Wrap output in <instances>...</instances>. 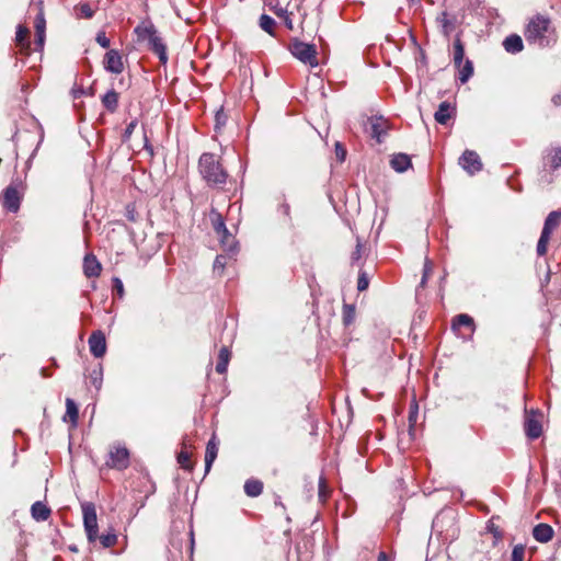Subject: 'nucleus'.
I'll return each instance as SVG.
<instances>
[{
    "label": "nucleus",
    "instance_id": "34",
    "mask_svg": "<svg viewBox=\"0 0 561 561\" xmlns=\"http://www.w3.org/2000/svg\"><path fill=\"white\" fill-rule=\"evenodd\" d=\"M28 35V30L23 26L19 25L15 33V42L19 46L28 48L30 43L26 41Z\"/></svg>",
    "mask_w": 561,
    "mask_h": 561
},
{
    "label": "nucleus",
    "instance_id": "30",
    "mask_svg": "<svg viewBox=\"0 0 561 561\" xmlns=\"http://www.w3.org/2000/svg\"><path fill=\"white\" fill-rule=\"evenodd\" d=\"M66 415L70 419L72 425L76 426L78 423L79 410L76 402L70 398L66 399Z\"/></svg>",
    "mask_w": 561,
    "mask_h": 561
},
{
    "label": "nucleus",
    "instance_id": "63",
    "mask_svg": "<svg viewBox=\"0 0 561 561\" xmlns=\"http://www.w3.org/2000/svg\"><path fill=\"white\" fill-rule=\"evenodd\" d=\"M420 55H421V56H420V60H421L423 64H425V62H426L425 54H424L423 51H421V54H420Z\"/></svg>",
    "mask_w": 561,
    "mask_h": 561
},
{
    "label": "nucleus",
    "instance_id": "7",
    "mask_svg": "<svg viewBox=\"0 0 561 561\" xmlns=\"http://www.w3.org/2000/svg\"><path fill=\"white\" fill-rule=\"evenodd\" d=\"M106 466L112 469L124 470L129 466V451L125 447H115L110 451Z\"/></svg>",
    "mask_w": 561,
    "mask_h": 561
},
{
    "label": "nucleus",
    "instance_id": "10",
    "mask_svg": "<svg viewBox=\"0 0 561 561\" xmlns=\"http://www.w3.org/2000/svg\"><path fill=\"white\" fill-rule=\"evenodd\" d=\"M525 434L529 439H537L542 434V426L535 411L527 414L524 423Z\"/></svg>",
    "mask_w": 561,
    "mask_h": 561
},
{
    "label": "nucleus",
    "instance_id": "62",
    "mask_svg": "<svg viewBox=\"0 0 561 561\" xmlns=\"http://www.w3.org/2000/svg\"><path fill=\"white\" fill-rule=\"evenodd\" d=\"M490 530L494 534L495 537H500L501 536V533L497 529L492 527V528H490Z\"/></svg>",
    "mask_w": 561,
    "mask_h": 561
},
{
    "label": "nucleus",
    "instance_id": "43",
    "mask_svg": "<svg viewBox=\"0 0 561 561\" xmlns=\"http://www.w3.org/2000/svg\"><path fill=\"white\" fill-rule=\"evenodd\" d=\"M214 229L217 233H228L226 224L220 215L213 221Z\"/></svg>",
    "mask_w": 561,
    "mask_h": 561
},
{
    "label": "nucleus",
    "instance_id": "50",
    "mask_svg": "<svg viewBox=\"0 0 561 561\" xmlns=\"http://www.w3.org/2000/svg\"><path fill=\"white\" fill-rule=\"evenodd\" d=\"M437 22L443 26L444 31L447 33L448 30H449V20L447 18V13L446 12H442L438 16H437Z\"/></svg>",
    "mask_w": 561,
    "mask_h": 561
},
{
    "label": "nucleus",
    "instance_id": "41",
    "mask_svg": "<svg viewBox=\"0 0 561 561\" xmlns=\"http://www.w3.org/2000/svg\"><path fill=\"white\" fill-rule=\"evenodd\" d=\"M46 21L42 11L35 18V33H45Z\"/></svg>",
    "mask_w": 561,
    "mask_h": 561
},
{
    "label": "nucleus",
    "instance_id": "16",
    "mask_svg": "<svg viewBox=\"0 0 561 561\" xmlns=\"http://www.w3.org/2000/svg\"><path fill=\"white\" fill-rule=\"evenodd\" d=\"M503 47L510 54L520 53L524 48L523 39L517 34H511L503 41Z\"/></svg>",
    "mask_w": 561,
    "mask_h": 561
},
{
    "label": "nucleus",
    "instance_id": "4",
    "mask_svg": "<svg viewBox=\"0 0 561 561\" xmlns=\"http://www.w3.org/2000/svg\"><path fill=\"white\" fill-rule=\"evenodd\" d=\"M81 511L83 515V526L89 542H95L98 540V516L96 508L92 502L81 503Z\"/></svg>",
    "mask_w": 561,
    "mask_h": 561
},
{
    "label": "nucleus",
    "instance_id": "22",
    "mask_svg": "<svg viewBox=\"0 0 561 561\" xmlns=\"http://www.w3.org/2000/svg\"><path fill=\"white\" fill-rule=\"evenodd\" d=\"M453 330H458L460 327L468 328L471 332L474 331L476 325L473 319L467 313H460L453 319Z\"/></svg>",
    "mask_w": 561,
    "mask_h": 561
},
{
    "label": "nucleus",
    "instance_id": "39",
    "mask_svg": "<svg viewBox=\"0 0 561 561\" xmlns=\"http://www.w3.org/2000/svg\"><path fill=\"white\" fill-rule=\"evenodd\" d=\"M550 240V236L540 234V238L537 243V253L538 255H545L547 253V245Z\"/></svg>",
    "mask_w": 561,
    "mask_h": 561
},
{
    "label": "nucleus",
    "instance_id": "33",
    "mask_svg": "<svg viewBox=\"0 0 561 561\" xmlns=\"http://www.w3.org/2000/svg\"><path fill=\"white\" fill-rule=\"evenodd\" d=\"M259 24L263 31H265L270 35H274L276 22L272 16H270L267 14H262L260 16Z\"/></svg>",
    "mask_w": 561,
    "mask_h": 561
},
{
    "label": "nucleus",
    "instance_id": "24",
    "mask_svg": "<svg viewBox=\"0 0 561 561\" xmlns=\"http://www.w3.org/2000/svg\"><path fill=\"white\" fill-rule=\"evenodd\" d=\"M371 137L381 142V138L386 135V122L381 117H376L370 122Z\"/></svg>",
    "mask_w": 561,
    "mask_h": 561
},
{
    "label": "nucleus",
    "instance_id": "51",
    "mask_svg": "<svg viewBox=\"0 0 561 561\" xmlns=\"http://www.w3.org/2000/svg\"><path fill=\"white\" fill-rule=\"evenodd\" d=\"M226 265L225 255H217L214 262V271H222Z\"/></svg>",
    "mask_w": 561,
    "mask_h": 561
},
{
    "label": "nucleus",
    "instance_id": "36",
    "mask_svg": "<svg viewBox=\"0 0 561 561\" xmlns=\"http://www.w3.org/2000/svg\"><path fill=\"white\" fill-rule=\"evenodd\" d=\"M342 319H343V323L345 325H350L351 323H353V321L355 319V308H354V306H352V305H344L343 311H342Z\"/></svg>",
    "mask_w": 561,
    "mask_h": 561
},
{
    "label": "nucleus",
    "instance_id": "46",
    "mask_svg": "<svg viewBox=\"0 0 561 561\" xmlns=\"http://www.w3.org/2000/svg\"><path fill=\"white\" fill-rule=\"evenodd\" d=\"M446 518V514L444 512H440L439 514H437L435 516V518L433 519V529H435L436 531H439L442 533V525H443V522L444 519Z\"/></svg>",
    "mask_w": 561,
    "mask_h": 561
},
{
    "label": "nucleus",
    "instance_id": "8",
    "mask_svg": "<svg viewBox=\"0 0 561 561\" xmlns=\"http://www.w3.org/2000/svg\"><path fill=\"white\" fill-rule=\"evenodd\" d=\"M103 67L107 72L119 75L124 71V62L117 49H110L104 55Z\"/></svg>",
    "mask_w": 561,
    "mask_h": 561
},
{
    "label": "nucleus",
    "instance_id": "13",
    "mask_svg": "<svg viewBox=\"0 0 561 561\" xmlns=\"http://www.w3.org/2000/svg\"><path fill=\"white\" fill-rule=\"evenodd\" d=\"M543 165L548 167L551 171L561 168V146L547 150L543 157Z\"/></svg>",
    "mask_w": 561,
    "mask_h": 561
},
{
    "label": "nucleus",
    "instance_id": "56",
    "mask_svg": "<svg viewBox=\"0 0 561 561\" xmlns=\"http://www.w3.org/2000/svg\"><path fill=\"white\" fill-rule=\"evenodd\" d=\"M84 94L83 88H75L72 89V95L75 99H78Z\"/></svg>",
    "mask_w": 561,
    "mask_h": 561
},
{
    "label": "nucleus",
    "instance_id": "58",
    "mask_svg": "<svg viewBox=\"0 0 561 561\" xmlns=\"http://www.w3.org/2000/svg\"><path fill=\"white\" fill-rule=\"evenodd\" d=\"M144 149L148 151L150 154H153V147L149 144L148 138L145 136V145Z\"/></svg>",
    "mask_w": 561,
    "mask_h": 561
},
{
    "label": "nucleus",
    "instance_id": "57",
    "mask_svg": "<svg viewBox=\"0 0 561 561\" xmlns=\"http://www.w3.org/2000/svg\"><path fill=\"white\" fill-rule=\"evenodd\" d=\"M552 103L556 105V106H560L561 105V91L558 92L557 94H554L552 96Z\"/></svg>",
    "mask_w": 561,
    "mask_h": 561
},
{
    "label": "nucleus",
    "instance_id": "42",
    "mask_svg": "<svg viewBox=\"0 0 561 561\" xmlns=\"http://www.w3.org/2000/svg\"><path fill=\"white\" fill-rule=\"evenodd\" d=\"M525 547L523 545L514 546L512 550V561H524Z\"/></svg>",
    "mask_w": 561,
    "mask_h": 561
},
{
    "label": "nucleus",
    "instance_id": "14",
    "mask_svg": "<svg viewBox=\"0 0 561 561\" xmlns=\"http://www.w3.org/2000/svg\"><path fill=\"white\" fill-rule=\"evenodd\" d=\"M102 271L101 263L93 254H87L83 260V272L87 277H98Z\"/></svg>",
    "mask_w": 561,
    "mask_h": 561
},
{
    "label": "nucleus",
    "instance_id": "27",
    "mask_svg": "<svg viewBox=\"0 0 561 561\" xmlns=\"http://www.w3.org/2000/svg\"><path fill=\"white\" fill-rule=\"evenodd\" d=\"M465 47L460 38L454 41V64L457 68H460L463 62Z\"/></svg>",
    "mask_w": 561,
    "mask_h": 561
},
{
    "label": "nucleus",
    "instance_id": "55",
    "mask_svg": "<svg viewBox=\"0 0 561 561\" xmlns=\"http://www.w3.org/2000/svg\"><path fill=\"white\" fill-rule=\"evenodd\" d=\"M279 211H282L285 216L289 217V214H290V206H289V204L283 203L279 206Z\"/></svg>",
    "mask_w": 561,
    "mask_h": 561
},
{
    "label": "nucleus",
    "instance_id": "45",
    "mask_svg": "<svg viewBox=\"0 0 561 561\" xmlns=\"http://www.w3.org/2000/svg\"><path fill=\"white\" fill-rule=\"evenodd\" d=\"M95 41L96 43L103 47V48H108L110 45H111V41L110 38L106 36L105 32L104 31H100L98 32L96 34V37H95Z\"/></svg>",
    "mask_w": 561,
    "mask_h": 561
},
{
    "label": "nucleus",
    "instance_id": "3",
    "mask_svg": "<svg viewBox=\"0 0 561 561\" xmlns=\"http://www.w3.org/2000/svg\"><path fill=\"white\" fill-rule=\"evenodd\" d=\"M288 49L291 55L302 64L310 68L318 67V51L314 44H308L298 38H294L290 41Z\"/></svg>",
    "mask_w": 561,
    "mask_h": 561
},
{
    "label": "nucleus",
    "instance_id": "11",
    "mask_svg": "<svg viewBox=\"0 0 561 561\" xmlns=\"http://www.w3.org/2000/svg\"><path fill=\"white\" fill-rule=\"evenodd\" d=\"M138 42H147L148 46L159 36L156 26L151 22H142L134 30Z\"/></svg>",
    "mask_w": 561,
    "mask_h": 561
},
{
    "label": "nucleus",
    "instance_id": "12",
    "mask_svg": "<svg viewBox=\"0 0 561 561\" xmlns=\"http://www.w3.org/2000/svg\"><path fill=\"white\" fill-rule=\"evenodd\" d=\"M455 115L456 106L448 101H444L438 105V108L434 114V118L438 124L446 125Z\"/></svg>",
    "mask_w": 561,
    "mask_h": 561
},
{
    "label": "nucleus",
    "instance_id": "17",
    "mask_svg": "<svg viewBox=\"0 0 561 561\" xmlns=\"http://www.w3.org/2000/svg\"><path fill=\"white\" fill-rule=\"evenodd\" d=\"M391 168L397 172H404L412 167L411 159L405 153L393 154L390 160Z\"/></svg>",
    "mask_w": 561,
    "mask_h": 561
},
{
    "label": "nucleus",
    "instance_id": "23",
    "mask_svg": "<svg viewBox=\"0 0 561 561\" xmlns=\"http://www.w3.org/2000/svg\"><path fill=\"white\" fill-rule=\"evenodd\" d=\"M118 93L110 90L102 96V104L108 112L114 113L118 107Z\"/></svg>",
    "mask_w": 561,
    "mask_h": 561
},
{
    "label": "nucleus",
    "instance_id": "28",
    "mask_svg": "<svg viewBox=\"0 0 561 561\" xmlns=\"http://www.w3.org/2000/svg\"><path fill=\"white\" fill-rule=\"evenodd\" d=\"M220 237V241L226 251L230 253H236L238 249V244L233 238V236L228 231V233H217Z\"/></svg>",
    "mask_w": 561,
    "mask_h": 561
},
{
    "label": "nucleus",
    "instance_id": "53",
    "mask_svg": "<svg viewBox=\"0 0 561 561\" xmlns=\"http://www.w3.org/2000/svg\"><path fill=\"white\" fill-rule=\"evenodd\" d=\"M36 39L35 45L37 50H42L45 43V33H35Z\"/></svg>",
    "mask_w": 561,
    "mask_h": 561
},
{
    "label": "nucleus",
    "instance_id": "32",
    "mask_svg": "<svg viewBox=\"0 0 561 561\" xmlns=\"http://www.w3.org/2000/svg\"><path fill=\"white\" fill-rule=\"evenodd\" d=\"M89 378L95 389L100 390L103 382V367L101 364L91 370Z\"/></svg>",
    "mask_w": 561,
    "mask_h": 561
},
{
    "label": "nucleus",
    "instance_id": "21",
    "mask_svg": "<svg viewBox=\"0 0 561 561\" xmlns=\"http://www.w3.org/2000/svg\"><path fill=\"white\" fill-rule=\"evenodd\" d=\"M561 222V211H551L543 224V228L541 233L545 236H551L552 231L560 225Z\"/></svg>",
    "mask_w": 561,
    "mask_h": 561
},
{
    "label": "nucleus",
    "instance_id": "6",
    "mask_svg": "<svg viewBox=\"0 0 561 561\" xmlns=\"http://www.w3.org/2000/svg\"><path fill=\"white\" fill-rule=\"evenodd\" d=\"M459 165L470 175L480 172L483 167L479 154L468 149L460 156Z\"/></svg>",
    "mask_w": 561,
    "mask_h": 561
},
{
    "label": "nucleus",
    "instance_id": "59",
    "mask_svg": "<svg viewBox=\"0 0 561 561\" xmlns=\"http://www.w3.org/2000/svg\"><path fill=\"white\" fill-rule=\"evenodd\" d=\"M285 24L289 30H293V20L290 19L289 14L285 16Z\"/></svg>",
    "mask_w": 561,
    "mask_h": 561
},
{
    "label": "nucleus",
    "instance_id": "52",
    "mask_svg": "<svg viewBox=\"0 0 561 561\" xmlns=\"http://www.w3.org/2000/svg\"><path fill=\"white\" fill-rule=\"evenodd\" d=\"M113 289L117 291L119 297H123L124 295V285L121 278L114 277L113 278Z\"/></svg>",
    "mask_w": 561,
    "mask_h": 561
},
{
    "label": "nucleus",
    "instance_id": "25",
    "mask_svg": "<svg viewBox=\"0 0 561 561\" xmlns=\"http://www.w3.org/2000/svg\"><path fill=\"white\" fill-rule=\"evenodd\" d=\"M229 360H230V352H229L228 347L224 346L220 348L219 354H218L216 371L218 374H225L227 371Z\"/></svg>",
    "mask_w": 561,
    "mask_h": 561
},
{
    "label": "nucleus",
    "instance_id": "9",
    "mask_svg": "<svg viewBox=\"0 0 561 561\" xmlns=\"http://www.w3.org/2000/svg\"><path fill=\"white\" fill-rule=\"evenodd\" d=\"M89 348L91 354L101 358L106 353V339L101 330L93 331L88 340Z\"/></svg>",
    "mask_w": 561,
    "mask_h": 561
},
{
    "label": "nucleus",
    "instance_id": "5",
    "mask_svg": "<svg viewBox=\"0 0 561 561\" xmlns=\"http://www.w3.org/2000/svg\"><path fill=\"white\" fill-rule=\"evenodd\" d=\"M22 192L18 186L10 184L5 187L2 194V206L10 213H18L21 206Z\"/></svg>",
    "mask_w": 561,
    "mask_h": 561
},
{
    "label": "nucleus",
    "instance_id": "2",
    "mask_svg": "<svg viewBox=\"0 0 561 561\" xmlns=\"http://www.w3.org/2000/svg\"><path fill=\"white\" fill-rule=\"evenodd\" d=\"M198 169L208 185H222L227 181L228 174L214 153H203L198 161Z\"/></svg>",
    "mask_w": 561,
    "mask_h": 561
},
{
    "label": "nucleus",
    "instance_id": "31",
    "mask_svg": "<svg viewBox=\"0 0 561 561\" xmlns=\"http://www.w3.org/2000/svg\"><path fill=\"white\" fill-rule=\"evenodd\" d=\"M98 540L100 541L102 548H112L117 542V536L114 529H110L106 534L98 535Z\"/></svg>",
    "mask_w": 561,
    "mask_h": 561
},
{
    "label": "nucleus",
    "instance_id": "61",
    "mask_svg": "<svg viewBox=\"0 0 561 561\" xmlns=\"http://www.w3.org/2000/svg\"><path fill=\"white\" fill-rule=\"evenodd\" d=\"M276 14L278 16H284L285 18L286 15H288V12L286 10H284V9H280L279 11L276 12Z\"/></svg>",
    "mask_w": 561,
    "mask_h": 561
},
{
    "label": "nucleus",
    "instance_id": "60",
    "mask_svg": "<svg viewBox=\"0 0 561 561\" xmlns=\"http://www.w3.org/2000/svg\"><path fill=\"white\" fill-rule=\"evenodd\" d=\"M378 561H389L386 552L381 551L379 554H378Z\"/></svg>",
    "mask_w": 561,
    "mask_h": 561
},
{
    "label": "nucleus",
    "instance_id": "40",
    "mask_svg": "<svg viewBox=\"0 0 561 561\" xmlns=\"http://www.w3.org/2000/svg\"><path fill=\"white\" fill-rule=\"evenodd\" d=\"M432 268H433V267H432V262H431L428 259H426V260H425V263H424V267H423V275H422V279H421V282H420L419 287H422V288H423V287H425L426 282H427V279H428V277H430L431 273H432Z\"/></svg>",
    "mask_w": 561,
    "mask_h": 561
},
{
    "label": "nucleus",
    "instance_id": "38",
    "mask_svg": "<svg viewBox=\"0 0 561 561\" xmlns=\"http://www.w3.org/2000/svg\"><path fill=\"white\" fill-rule=\"evenodd\" d=\"M79 15L84 19H91L94 15V10L89 3H80L78 5Z\"/></svg>",
    "mask_w": 561,
    "mask_h": 561
},
{
    "label": "nucleus",
    "instance_id": "15",
    "mask_svg": "<svg viewBox=\"0 0 561 561\" xmlns=\"http://www.w3.org/2000/svg\"><path fill=\"white\" fill-rule=\"evenodd\" d=\"M218 455V442L216 436L208 440L205 453V471L208 472Z\"/></svg>",
    "mask_w": 561,
    "mask_h": 561
},
{
    "label": "nucleus",
    "instance_id": "1",
    "mask_svg": "<svg viewBox=\"0 0 561 561\" xmlns=\"http://www.w3.org/2000/svg\"><path fill=\"white\" fill-rule=\"evenodd\" d=\"M525 38L529 44L546 48L557 42V34L551 24V20L542 14L531 18L524 32Z\"/></svg>",
    "mask_w": 561,
    "mask_h": 561
},
{
    "label": "nucleus",
    "instance_id": "54",
    "mask_svg": "<svg viewBox=\"0 0 561 561\" xmlns=\"http://www.w3.org/2000/svg\"><path fill=\"white\" fill-rule=\"evenodd\" d=\"M416 419H417V405L414 404V407L411 409L410 415H409L410 427H412V424L416 422Z\"/></svg>",
    "mask_w": 561,
    "mask_h": 561
},
{
    "label": "nucleus",
    "instance_id": "29",
    "mask_svg": "<svg viewBox=\"0 0 561 561\" xmlns=\"http://www.w3.org/2000/svg\"><path fill=\"white\" fill-rule=\"evenodd\" d=\"M459 69V76L458 79L461 83H466L473 75V65L472 61L467 59L465 62H462L461 67Z\"/></svg>",
    "mask_w": 561,
    "mask_h": 561
},
{
    "label": "nucleus",
    "instance_id": "49",
    "mask_svg": "<svg viewBox=\"0 0 561 561\" xmlns=\"http://www.w3.org/2000/svg\"><path fill=\"white\" fill-rule=\"evenodd\" d=\"M335 154L341 162H343L346 158V149L339 141L335 144Z\"/></svg>",
    "mask_w": 561,
    "mask_h": 561
},
{
    "label": "nucleus",
    "instance_id": "18",
    "mask_svg": "<svg viewBox=\"0 0 561 561\" xmlns=\"http://www.w3.org/2000/svg\"><path fill=\"white\" fill-rule=\"evenodd\" d=\"M533 536L539 542H548L553 537V529L548 524H538L533 529Z\"/></svg>",
    "mask_w": 561,
    "mask_h": 561
},
{
    "label": "nucleus",
    "instance_id": "44",
    "mask_svg": "<svg viewBox=\"0 0 561 561\" xmlns=\"http://www.w3.org/2000/svg\"><path fill=\"white\" fill-rule=\"evenodd\" d=\"M137 119H133L125 128L124 133H123V141L126 142L130 139L135 128L137 127Z\"/></svg>",
    "mask_w": 561,
    "mask_h": 561
},
{
    "label": "nucleus",
    "instance_id": "26",
    "mask_svg": "<svg viewBox=\"0 0 561 561\" xmlns=\"http://www.w3.org/2000/svg\"><path fill=\"white\" fill-rule=\"evenodd\" d=\"M263 491V483L260 480L249 479L244 483V492L248 496H259Z\"/></svg>",
    "mask_w": 561,
    "mask_h": 561
},
{
    "label": "nucleus",
    "instance_id": "35",
    "mask_svg": "<svg viewBox=\"0 0 561 561\" xmlns=\"http://www.w3.org/2000/svg\"><path fill=\"white\" fill-rule=\"evenodd\" d=\"M227 121H228V115L225 113L224 108L220 107L219 110H217V112L215 114V130L216 131L221 130L225 127V125L227 124Z\"/></svg>",
    "mask_w": 561,
    "mask_h": 561
},
{
    "label": "nucleus",
    "instance_id": "19",
    "mask_svg": "<svg viewBox=\"0 0 561 561\" xmlns=\"http://www.w3.org/2000/svg\"><path fill=\"white\" fill-rule=\"evenodd\" d=\"M49 507L41 501L35 502L31 507L32 517L37 522H45L50 516Z\"/></svg>",
    "mask_w": 561,
    "mask_h": 561
},
{
    "label": "nucleus",
    "instance_id": "47",
    "mask_svg": "<svg viewBox=\"0 0 561 561\" xmlns=\"http://www.w3.org/2000/svg\"><path fill=\"white\" fill-rule=\"evenodd\" d=\"M362 255H363V245L358 241L355 250L352 252V255H351L352 263L353 264L358 263L362 259Z\"/></svg>",
    "mask_w": 561,
    "mask_h": 561
},
{
    "label": "nucleus",
    "instance_id": "20",
    "mask_svg": "<svg viewBox=\"0 0 561 561\" xmlns=\"http://www.w3.org/2000/svg\"><path fill=\"white\" fill-rule=\"evenodd\" d=\"M148 47L153 54L158 56L162 65L168 62L167 46L160 36H158Z\"/></svg>",
    "mask_w": 561,
    "mask_h": 561
},
{
    "label": "nucleus",
    "instance_id": "37",
    "mask_svg": "<svg viewBox=\"0 0 561 561\" xmlns=\"http://www.w3.org/2000/svg\"><path fill=\"white\" fill-rule=\"evenodd\" d=\"M178 462L185 470H192V463L190 459V454L187 451L182 450L178 455Z\"/></svg>",
    "mask_w": 561,
    "mask_h": 561
},
{
    "label": "nucleus",
    "instance_id": "48",
    "mask_svg": "<svg viewBox=\"0 0 561 561\" xmlns=\"http://www.w3.org/2000/svg\"><path fill=\"white\" fill-rule=\"evenodd\" d=\"M368 277L365 273H360L357 280V289L359 291L366 290L368 287Z\"/></svg>",
    "mask_w": 561,
    "mask_h": 561
}]
</instances>
